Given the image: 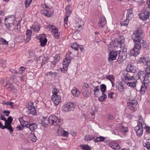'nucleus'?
<instances>
[{
	"label": "nucleus",
	"mask_w": 150,
	"mask_h": 150,
	"mask_svg": "<svg viewBox=\"0 0 150 150\" xmlns=\"http://www.w3.org/2000/svg\"><path fill=\"white\" fill-rule=\"evenodd\" d=\"M136 71L135 67L131 64H128L127 66L126 70H124L122 72V81L126 82L125 81L126 80H135L133 74Z\"/></svg>",
	"instance_id": "obj_1"
},
{
	"label": "nucleus",
	"mask_w": 150,
	"mask_h": 150,
	"mask_svg": "<svg viewBox=\"0 0 150 150\" xmlns=\"http://www.w3.org/2000/svg\"><path fill=\"white\" fill-rule=\"evenodd\" d=\"M137 74L138 79L144 81L142 83V85L140 90L141 94H144L145 90L147 88V86H149V81L148 80L147 75L146 71H139L138 72Z\"/></svg>",
	"instance_id": "obj_2"
},
{
	"label": "nucleus",
	"mask_w": 150,
	"mask_h": 150,
	"mask_svg": "<svg viewBox=\"0 0 150 150\" xmlns=\"http://www.w3.org/2000/svg\"><path fill=\"white\" fill-rule=\"evenodd\" d=\"M141 41H134V47L129 51V55L131 56H136L140 53V50L142 48V42Z\"/></svg>",
	"instance_id": "obj_3"
},
{
	"label": "nucleus",
	"mask_w": 150,
	"mask_h": 150,
	"mask_svg": "<svg viewBox=\"0 0 150 150\" xmlns=\"http://www.w3.org/2000/svg\"><path fill=\"white\" fill-rule=\"evenodd\" d=\"M4 21V25L6 28L10 30L11 26L14 25V22L15 21V17L13 15L8 16L5 17Z\"/></svg>",
	"instance_id": "obj_4"
},
{
	"label": "nucleus",
	"mask_w": 150,
	"mask_h": 150,
	"mask_svg": "<svg viewBox=\"0 0 150 150\" xmlns=\"http://www.w3.org/2000/svg\"><path fill=\"white\" fill-rule=\"evenodd\" d=\"M143 37V32L140 28L136 29L132 35V38L134 42L141 41Z\"/></svg>",
	"instance_id": "obj_5"
},
{
	"label": "nucleus",
	"mask_w": 150,
	"mask_h": 150,
	"mask_svg": "<svg viewBox=\"0 0 150 150\" xmlns=\"http://www.w3.org/2000/svg\"><path fill=\"white\" fill-rule=\"evenodd\" d=\"M42 7L44 9L41 11L40 13L41 14L48 17H51L53 14V9L49 8L46 4H43Z\"/></svg>",
	"instance_id": "obj_6"
},
{
	"label": "nucleus",
	"mask_w": 150,
	"mask_h": 150,
	"mask_svg": "<svg viewBox=\"0 0 150 150\" xmlns=\"http://www.w3.org/2000/svg\"><path fill=\"white\" fill-rule=\"evenodd\" d=\"M50 123L52 125L60 126L62 124V121L55 115H51L48 118Z\"/></svg>",
	"instance_id": "obj_7"
},
{
	"label": "nucleus",
	"mask_w": 150,
	"mask_h": 150,
	"mask_svg": "<svg viewBox=\"0 0 150 150\" xmlns=\"http://www.w3.org/2000/svg\"><path fill=\"white\" fill-rule=\"evenodd\" d=\"M75 107V104L72 102L67 103L63 105L62 110L66 112L73 111L74 110Z\"/></svg>",
	"instance_id": "obj_8"
},
{
	"label": "nucleus",
	"mask_w": 150,
	"mask_h": 150,
	"mask_svg": "<svg viewBox=\"0 0 150 150\" xmlns=\"http://www.w3.org/2000/svg\"><path fill=\"white\" fill-rule=\"evenodd\" d=\"M119 56L117 59V61L119 64L122 63L127 57V49H125L122 51H120L119 53Z\"/></svg>",
	"instance_id": "obj_9"
},
{
	"label": "nucleus",
	"mask_w": 150,
	"mask_h": 150,
	"mask_svg": "<svg viewBox=\"0 0 150 150\" xmlns=\"http://www.w3.org/2000/svg\"><path fill=\"white\" fill-rule=\"evenodd\" d=\"M144 11L139 14L140 19L145 21L149 18L150 14V11L147 8H145Z\"/></svg>",
	"instance_id": "obj_10"
},
{
	"label": "nucleus",
	"mask_w": 150,
	"mask_h": 150,
	"mask_svg": "<svg viewBox=\"0 0 150 150\" xmlns=\"http://www.w3.org/2000/svg\"><path fill=\"white\" fill-rule=\"evenodd\" d=\"M72 57L70 56L69 55H67L66 57L64 59L62 62L63 64V68L65 70L67 71V66L71 62V59Z\"/></svg>",
	"instance_id": "obj_11"
},
{
	"label": "nucleus",
	"mask_w": 150,
	"mask_h": 150,
	"mask_svg": "<svg viewBox=\"0 0 150 150\" xmlns=\"http://www.w3.org/2000/svg\"><path fill=\"white\" fill-rule=\"evenodd\" d=\"M13 120L11 116H9L7 120H6L5 121V124L7 126L8 129L11 133H12L13 131V130L12 127L11 126V123Z\"/></svg>",
	"instance_id": "obj_12"
},
{
	"label": "nucleus",
	"mask_w": 150,
	"mask_h": 150,
	"mask_svg": "<svg viewBox=\"0 0 150 150\" xmlns=\"http://www.w3.org/2000/svg\"><path fill=\"white\" fill-rule=\"evenodd\" d=\"M51 99L56 105H58L61 102V97L59 95H53L52 96Z\"/></svg>",
	"instance_id": "obj_13"
},
{
	"label": "nucleus",
	"mask_w": 150,
	"mask_h": 150,
	"mask_svg": "<svg viewBox=\"0 0 150 150\" xmlns=\"http://www.w3.org/2000/svg\"><path fill=\"white\" fill-rule=\"evenodd\" d=\"M27 108L30 113L33 115H35L36 114V111L35 107L33 106V103H29L28 104Z\"/></svg>",
	"instance_id": "obj_14"
},
{
	"label": "nucleus",
	"mask_w": 150,
	"mask_h": 150,
	"mask_svg": "<svg viewBox=\"0 0 150 150\" xmlns=\"http://www.w3.org/2000/svg\"><path fill=\"white\" fill-rule=\"evenodd\" d=\"M117 53L114 51H110L109 54L108 60L109 62L112 61L116 59Z\"/></svg>",
	"instance_id": "obj_15"
},
{
	"label": "nucleus",
	"mask_w": 150,
	"mask_h": 150,
	"mask_svg": "<svg viewBox=\"0 0 150 150\" xmlns=\"http://www.w3.org/2000/svg\"><path fill=\"white\" fill-rule=\"evenodd\" d=\"M42 47H44L46 45L47 40L46 38V35L45 34H42L39 39Z\"/></svg>",
	"instance_id": "obj_16"
},
{
	"label": "nucleus",
	"mask_w": 150,
	"mask_h": 150,
	"mask_svg": "<svg viewBox=\"0 0 150 150\" xmlns=\"http://www.w3.org/2000/svg\"><path fill=\"white\" fill-rule=\"evenodd\" d=\"M124 42V38L122 36H119L117 39L116 41V42L117 44V45L118 46L119 45L120 47L121 48H122L123 47V46L122 44Z\"/></svg>",
	"instance_id": "obj_17"
},
{
	"label": "nucleus",
	"mask_w": 150,
	"mask_h": 150,
	"mask_svg": "<svg viewBox=\"0 0 150 150\" xmlns=\"http://www.w3.org/2000/svg\"><path fill=\"white\" fill-rule=\"evenodd\" d=\"M106 21L104 16L100 17L99 18V22L98 23V26L99 28H103L105 25Z\"/></svg>",
	"instance_id": "obj_18"
},
{
	"label": "nucleus",
	"mask_w": 150,
	"mask_h": 150,
	"mask_svg": "<svg viewBox=\"0 0 150 150\" xmlns=\"http://www.w3.org/2000/svg\"><path fill=\"white\" fill-rule=\"evenodd\" d=\"M76 27L77 28H81L84 24V22L81 19L79 18H76L75 19Z\"/></svg>",
	"instance_id": "obj_19"
},
{
	"label": "nucleus",
	"mask_w": 150,
	"mask_h": 150,
	"mask_svg": "<svg viewBox=\"0 0 150 150\" xmlns=\"http://www.w3.org/2000/svg\"><path fill=\"white\" fill-rule=\"evenodd\" d=\"M126 18L127 20H130L133 16V9L129 8L127 10L126 14Z\"/></svg>",
	"instance_id": "obj_20"
},
{
	"label": "nucleus",
	"mask_w": 150,
	"mask_h": 150,
	"mask_svg": "<svg viewBox=\"0 0 150 150\" xmlns=\"http://www.w3.org/2000/svg\"><path fill=\"white\" fill-rule=\"evenodd\" d=\"M40 123L43 126H46L50 123L49 120L47 117H43L41 120Z\"/></svg>",
	"instance_id": "obj_21"
},
{
	"label": "nucleus",
	"mask_w": 150,
	"mask_h": 150,
	"mask_svg": "<svg viewBox=\"0 0 150 150\" xmlns=\"http://www.w3.org/2000/svg\"><path fill=\"white\" fill-rule=\"evenodd\" d=\"M57 133L59 135H62L63 137H66L69 134L68 132L62 129H58L57 131Z\"/></svg>",
	"instance_id": "obj_22"
},
{
	"label": "nucleus",
	"mask_w": 150,
	"mask_h": 150,
	"mask_svg": "<svg viewBox=\"0 0 150 150\" xmlns=\"http://www.w3.org/2000/svg\"><path fill=\"white\" fill-rule=\"evenodd\" d=\"M32 33V31L31 30L28 29L26 31V38L25 40V42H28L30 40V36Z\"/></svg>",
	"instance_id": "obj_23"
},
{
	"label": "nucleus",
	"mask_w": 150,
	"mask_h": 150,
	"mask_svg": "<svg viewBox=\"0 0 150 150\" xmlns=\"http://www.w3.org/2000/svg\"><path fill=\"white\" fill-rule=\"evenodd\" d=\"M52 32L54 34V37L55 38H59V33L58 32V30L56 27L52 28Z\"/></svg>",
	"instance_id": "obj_24"
},
{
	"label": "nucleus",
	"mask_w": 150,
	"mask_h": 150,
	"mask_svg": "<svg viewBox=\"0 0 150 150\" xmlns=\"http://www.w3.org/2000/svg\"><path fill=\"white\" fill-rule=\"evenodd\" d=\"M144 146L146 147L148 149H150V139H145L143 144Z\"/></svg>",
	"instance_id": "obj_25"
},
{
	"label": "nucleus",
	"mask_w": 150,
	"mask_h": 150,
	"mask_svg": "<svg viewBox=\"0 0 150 150\" xmlns=\"http://www.w3.org/2000/svg\"><path fill=\"white\" fill-rule=\"evenodd\" d=\"M142 48H143L144 50H147L149 49V44L145 40H142Z\"/></svg>",
	"instance_id": "obj_26"
},
{
	"label": "nucleus",
	"mask_w": 150,
	"mask_h": 150,
	"mask_svg": "<svg viewBox=\"0 0 150 150\" xmlns=\"http://www.w3.org/2000/svg\"><path fill=\"white\" fill-rule=\"evenodd\" d=\"M71 93L73 96L76 97H79L80 93L79 91L76 88H74L72 89Z\"/></svg>",
	"instance_id": "obj_27"
},
{
	"label": "nucleus",
	"mask_w": 150,
	"mask_h": 150,
	"mask_svg": "<svg viewBox=\"0 0 150 150\" xmlns=\"http://www.w3.org/2000/svg\"><path fill=\"white\" fill-rule=\"evenodd\" d=\"M126 88V86L122 83L119 84L117 86V90L120 92L124 91Z\"/></svg>",
	"instance_id": "obj_28"
},
{
	"label": "nucleus",
	"mask_w": 150,
	"mask_h": 150,
	"mask_svg": "<svg viewBox=\"0 0 150 150\" xmlns=\"http://www.w3.org/2000/svg\"><path fill=\"white\" fill-rule=\"evenodd\" d=\"M5 86L8 90L10 91H14L16 90L13 85L11 83L8 84L7 83V84Z\"/></svg>",
	"instance_id": "obj_29"
},
{
	"label": "nucleus",
	"mask_w": 150,
	"mask_h": 150,
	"mask_svg": "<svg viewBox=\"0 0 150 150\" xmlns=\"http://www.w3.org/2000/svg\"><path fill=\"white\" fill-rule=\"evenodd\" d=\"M98 86L94 87L93 91L95 96L98 97L100 93L99 89L98 88Z\"/></svg>",
	"instance_id": "obj_30"
},
{
	"label": "nucleus",
	"mask_w": 150,
	"mask_h": 150,
	"mask_svg": "<svg viewBox=\"0 0 150 150\" xmlns=\"http://www.w3.org/2000/svg\"><path fill=\"white\" fill-rule=\"evenodd\" d=\"M28 128H29L30 131H33L37 128V125L35 123H30L28 125Z\"/></svg>",
	"instance_id": "obj_31"
},
{
	"label": "nucleus",
	"mask_w": 150,
	"mask_h": 150,
	"mask_svg": "<svg viewBox=\"0 0 150 150\" xmlns=\"http://www.w3.org/2000/svg\"><path fill=\"white\" fill-rule=\"evenodd\" d=\"M95 137L93 135H88L85 136L84 140L86 141H91L92 140L94 141Z\"/></svg>",
	"instance_id": "obj_32"
},
{
	"label": "nucleus",
	"mask_w": 150,
	"mask_h": 150,
	"mask_svg": "<svg viewBox=\"0 0 150 150\" xmlns=\"http://www.w3.org/2000/svg\"><path fill=\"white\" fill-rule=\"evenodd\" d=\"M138 124H139L140 125L142 126H145L146 125L144 122L142 117L141 116H139L138 120Z\"/></svg>",
	"instance_id": "obj_33"
},
{
	"label": "nucleus",
	"mask_w": 150,
	"mask_h": 150,
	"mask_svg": "<svg viewBox=\"0 0 150 150\" xmlns=\"http://www.w3.org/2000/svg\"><path fill=\"white\" fill-rule=\"evenodd\" d=\"M106 139V138L103 136H99L97 137L94 139V142L97 143L98 142H102L104 141Z\"/></svg>",
	"instance_id": "obj_34"
},
{
	"label": "nucleus",
	"mask_w": 150,
	"mask_h": 150,
	"mask_svg": "<svg viewBox=\"0 0 150 150\" xmlns=\"http://www.w3.org/2000/svg\"><path fill=\"white\" fill-rule=\"evenodd\" d=\"M127 105H129V106L130 105H133L136 106L137 104V102L136 99H134L131 100L130 102L127 103Z\"/></svg>",
	"instance_id": "obj_35"
},
{
	"label": "nucleus",
	"mask_w": 150,
	"mask_h": 150,
	"mask_svg": "<svg viewBox=\"0 0 150 150\" xmlns=\"http://www.w3.org/2000/svg\"><path fill=\"white\" fill-rule=\"evenodd\" d=\"M83 95L85 98H88L89 97L90 93L88 90H86L82 93Z\"/></svg>",
	"instance_id": "obj_36"
},
{
	"label": "nucleus",
	"mask_w": 150,
	"mask_h": 150,
	"mask_svg": "<svg viewBox=\"0 0 150 150\" xmlns=\"http://www.w3.org/2000/svg\"><path fill=\"white\" fill-rule=\"evenodd\" d=\"M119 129L120 132H126L128 130L127 127H125L122 125L120 126Z\"/></svg>",
	"instance_id": "obj_37"
},
{
	"label": "nucleus",
	"mask_w": 150,
	"mask_h": 150,
	"mask_svg": "<svg viewBox=\"0 0 150 150\" xmlns=\"http://www.w3.org/2000/svg\"><path fill=\"white\" fill-rule=\"evenodd\" d=\"M149 57H144L143 58H140V61L141 62L144 64L145 65L146 64V63L148 61V60H149Z\"/></svg>",
	"instance_id": "obj_38"
},
{
	"label": "nucleus",
	"mask_w": 150,
	"mask_h": 150,
	"mask_svg": "<svg viewBox=\"0 0 150 150\" xmlns=\"http://www.w3.org/2000/svg\"><path fill=\"white\" fill-rule=\"evenodd\" d=\"M35 32L37 33L40 30V28L39 25H37L36 26H33L31 27Z\"/></svg>",
	"instance_id": "obj_39"
},
{
	"label": "nucleus",
	"mask_w": 150,
	"mask_h": 150,
	"mask_svg": "<svg viewBox=\"0 0 150 150\" xmlns=\"http://www.w3.org/2000/svg\"><path fill=\"white\" fill-rule=\"evenodd\" d=\"M71 47L75 50L78 51L79 49V45L76 43H74L71 45Z\"/></svg>",
	"instance_id": "obj_40"
},
{
	"label": "nucleus",
	"mask_w": 150,
	"mask_h": 150,
	"mask_svg": "<svg viewBox=\"0 0 150 150\" xmlns=\"http://www.w3.org/2000/svg\"><path fill=\"white\" fill-rule=\"evenodd\" d=\"M107 98V96L104 93H102V96H100L98 99V100L102 102L104 101Z\"/></svg>",
	"instance_id": "obj_41"
},
{
	"label": "nucleus",
	"mask_w": 150,
	"mask_h": 150,
	"mask_svg": "<svg viewBox=\"0 0 150 150\" xmlns=\"http://www.w3.org/2000/svg\"><path fill=\"white\" fill-rule=\"evenodd\" d=\"M100 88L102 93H104L106 90V86L104 84H102L100 85Z\"/></svg>",
	"instance_id": "obj_42"
},
{
	"label": "nucleus",
	"mask_w": 150,
	"mask_h": 150,
	"mask_svg": "<svg viewBox=\"0 0 150 150\" xmlns=\"http://www.w3.org/2000/svg\"><path fill=\"white\" fill-rule=\"evenodd\" d=\"M57 73L56 72H52V71H50L46 73L45 75L46 76H51L55 77L57 75Z\"/></svg>",
	"instance_id": "obj_43"
},
{
	"label": "nucleus",
	"mask_w": 150,
	"mask_h": 150,
	"mask_svg": "<svg viewBox=\"0 0 150 150\" xmlns=\"http://www.w3.org/2000/svg\"><path fill=\"white\" fill-rule=\"evenodd\" d=\"M80 146L84 150H91V147L87 144L81 145Z\"/></svg>",
	"instance_id": "obj_44"
},
{
	"label": "nucleus",
	"mask_w": 150,
	"mask_h": 150,
	"mask_svg": "<svg viewBox=\"0 0 150 150\" xmlns=\"http://www.w3.org/2000/svg\"><path fill=\"white\" fill-rule=\"evenodd\" d=\"M106 78L109 80L111 82L114 81L115 78L112 75H109L106 76Z\"/></svg>",
	"instance_id": "obj_45"
},
{
	"label": "nucleus",
	"mask_w": 150,
	"mask_h": 150,
	"mask_svg": "<svg viewBox=\"0 0 150 150\" xmlns=\"http://www.w3.org/2000/svg\"><path fill=\"white\" fill-rule=\"evenodd\" d=\"M8 42L4 39L1 38H0V43L3 45H7Z\"/></svg>",
	"instance_id": "obj_46"
},
{
	"label": "nucleus",
	"mask_w": 150,
	"mask_h": 150,
	"mask_svg": "<svg viewBox=\"0 0 150 150\" xmlns=\"http://www.w3.org/2000/svg\"><path fill=\"white\" fill-rule=\"evenodd\" d=\"M32 0H25V7L26 8L29 6Z\"/></svg>",
	"instance_id": "obj_47"
},
{
	"label": "nucleus",
	"mask_w": 150,
	"mask_h": 150,
	"mask_svg": "<svg viewBox=\"0 0 150 150\" xmlns=\"http://www.w3.org/2000/svg\"><path fill=\"white\" fill-rule=\"evenodd\" d=\"M37 60L38 62L39 63H41V66H42L45 64V62H44L43 59L42 58V57H40L39 58H38Z\"/></svg>",
	"instance_id": "obj_48"
},
{
	"label": "nucleus",
	"mask_w": 150,
	"mask_h": 150,
	"mask_svg": "<svg viewBox=\"0 0 150 150\" xmlns=\"http://www.w3.org/2000/svg\"><path fill=\"white\" fill-rule=\"evenodd\" d=\"M144 126L141 127V126L139 124H138L137 126L134 127V130L136 132L140 130V129H142L143 128H144Z\"/></svg>",
	"instance_id": "obj_49"
},
{
	"label": "nucleus",
	"mask_w": 150,
	"mask_h": 150,
	"mask_svg": "<svg viewBox=\"0 0 150 150\" xmlns=\"http://www.w3.org/2000/svg\"><path fill=\"white\" fill-rule=\"evenodd\" d=\"M130 20H128L126 19L125 21L123 22H122L120 23V24L121 25H123L125 26H127L128 25L129 21Z\"/></svg>",
	"instance_id": "obj_50"
},
{
	"label": "nucleus",
	"mask_w": 150,
	"mask_h": 150,
	"mask_svg": "<svg viewBox=\"0 0 150 150\" xmlns=\"http://www.w3.org/2000/svg\"><path fill=\"white\" fill-rule=\"evenodd\" d=\"M136 134L138 136L140 137L142 135L143 133V129H140V130L136 132Z\"/></svg>",
	"instance_id": "obj_51"
},
{
	"label": "nucleus",
	"mask_w": 150,
	"mask_h": 150,
	"mask_svg": "<svg viewBox=\"0 0 150 150\" xmlns=\"http://www.w3.org/2000/svg\"><path fill=\"white\" fill-rule=\"evenodd\" d=\"M54 61L56 62H58L60 59V56L59 54H56L54 57Z\"/></svg>",
	"instance_id": "obj_52"
},
{
	"label": "nucleus",
	"mask_w": 150,
	"mask_h": 150,
	"mask_svg": "<svg viewBox=\"0 0 150 150\" xmlns=\"http://www.w3.org/2000/svg\"><path fill=\"white\" fill-rule=\"evenodd\" d=\"M126 83H127V86L131 87H134L136 86V83L135 82H126Z\"/></svg>",
	"instance_id": "obj_53"
},
{
	"label": "nucleus",
	"mask_w": 150,
	"mask_h": 150,
	"mask_svg": "<svg viewBox=\"0 0 150 150\" xmlns=\"http://www.w3.org/2000/svg\"><path fill=\"white\" fill-rule=\"evenodd\" d=\"M146 72L147 74L148 79V78H150V68H146Z\"/></svg>",
	"instance_id": "obj_54"
},
{
	"label": "nucleus",
	"mask_w": 150,
	"mask_h": 150,
	"mask_svg": "<svg viewBox=\"0 0 150 150\" xmlns=\"http://www.w3.org/2000/svg\"><path fill=\"white\" fill-rule=\"evenodd\" d=\"M59 92V90L55 88L53 89L52 90L53 95H58L57 93H58Z\"/></svg>",
	"instance_id": "obj_55"
},
{
	"label": "nucleus",
	"mask_w": 150,
	"mask_h": 150,
	"mask_svg": "<svg viewBox=\"0 0 150 150\" xmlns=\"http://www.w3.org/2000/svg\"><path fill=\"white\" fill-rule=\"evenodd\" d=\"M4 104L6 105H9L11 108H13V103L11 102H7L4 103Z\"/></svg>",
	"instance_id": "obj_56"
},
{
	"label": "nucleus",
	"mask_w": 150,
	"mask_h": 150,
	"mask_svg": "<svg viewBox=\"0 0 150 150\" xmlns=\"http://www.w3.org/2000/svg\"><path fill=\"white\" fill-rule=\"evenodd\" d=\"M128 108L131 110L135 111V105H130L129 106V105H127Z\"/></svg>",
	"instance_id": "obj_57"
},
{
	"label": "nucleus",
	"mask_w": 150,
	"mask_h": 150,
	"mask_svg": "<svg viewBox=\"0 0 150 150\" xmlns=\"http://www.w3.org/2000/svg\"><path fill=\"white\" fill-rule=\"evenodd\" d=\"M116 144L117 143H115V142L113 141L109 142V145L110 147L113 149L114 147V146L115 145V144Z\"/></svg>",
	"instance_id": "obj_58"
},
{
	"label": "nucleus",
	"mask_w": 150,
	"mask_h": 150,
	"mask_svg": "<svg viewBox=\"0 0 150 150\" xmlns=\"http://www.w3.org/2000/svg\"><path fill=\"white\" fill-rule=\"evenodd\" d=\"M19 120L21 124H23V123H25L26 122H27V121H25L23 117H21L19 118Z\"/></svg>",
	"instance_id": "obj_59"
},
{
	"label": "nucleus",
	"mask_w": 150,
	"mask_h": 150,
	"mask_svg": "<svg viewBox=\"0 0 150 150\" xmlns=\"http://www.w3.org/2000/svg\"><path fill=\"white\" fill-rule=\"evenodd\" d=\"M25 69L26 68H24V67L22 66L19 68V71L20 73L22 74L25 71Z\"/></svg>",
	"instance_id": "obj_60"
},
{
	"label": "nucleus",
	"mask_w": 150,
	"mask_h": 150,
	"mask_svg": "<svg viewBox=\"0 0 150 150\" xmlns=\"http://www.w3.org/2000/svg\"><path fill=\"white\" fill-rule=\"evenodd\" d=\"M144 129H145L146 131L148 133H150V127L146 125L144 126Z\"/></svg>",
	"instance_id": "obj_61"
},
{
	"label": "nucleus",
	"mask_w": 150,
	"mask_h": 150,
	"mask_svg": "<svg viewBox=\"0 0 150 150\" xmlns=\"http://www.w3.org/2000/svg\"><path fill=\"white\" fill-rule=\"evenodd\" d=\"M114 147L113 149L115 150H119L120 148V146L117 143L115 144V145L114 146Z\"/></svg>",
	"instance_id": "obj_62"
},
{
	"label": "nucleus",
	"mask_w": 150,
	"mask_h": 150,
	"mask_svg": "<svg viewBox=\"0 0 150 150\" xmlns=\"http://www.w3.org/2000/svg\"><path fill=\"white\" fill-rule=\"evenodd\" d=\"M114 147L113 149L115 150H119L120 148V146L117 143L115 144V145L114 146Z\"/></svg>",
	"instance_id": "obj_63"
},
{
	"label": "nucleus",
	"mask_w": 150,
	"mask_h": 150,
	"mask_svg": "<svg viewBox=\"0 0 150 150\" xmlns=\"http://www.w3.org/2000/svg\"><path fill=\"white\" fill-rule=\"evenodd\" d=\"M108 118L109 120H112L114 118V117L112 115L108 114Z\"/></svg>",
	"instance_id": "obj_64"
}]
</instances>
